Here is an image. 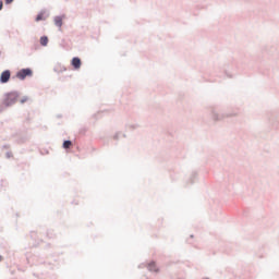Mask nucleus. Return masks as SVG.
I'll use <instances>...</instances> for the list:
<instances>
[{
  "label": "nucleus",
  "instance_id": "1",
  "mask_svg": "<svg viewBox=\"0 0 279 279\" xmlns=\"http://www.w3.org/2000/svg\"><path fill=\"white\" fill-rule=\"evenodd\" d=\"M17 99H19V95L16 93H10L7 95L4 104L5 106H12L13 104H16Z\"/></svg>",
  "mask_w": 279,
  "mask_h": 279
},
{
  "label": "nucleus",
  "instance_id": "2",
  "mask_svg": "<svg viewBox=\"0 0 279 279\" xmlns=\"http://www.w3.org/2000/svg\"><path fill=\"white\" fill-rule=\"evenodd\" d=\"M32 70L31 69H23L20 72H17L16 77L19 80H25V77H32Z\"/></svg>",
  "mask_w": 279,
  "mask_h": 279
},
{
  "label": "nucleus",
  "instance_id": "3",
  "mask_svg": "<svg viewBox=\"0 0 279 279\" xmlns=\"http://www.w3.org/2000/svg\"><path fill=\"white\" fill-rule=\"evenodd\" d=\"M11 73L10 70H5L1 73L0 75V82L1 84H8V82H10V77H11Z\"/></svg>",
  "mask_w": 279,
  "mask_h": 279
},
{
  "label": "nucleus",
  "instance_id": "4",
  "mask_svg": "<svg viewBox=\"0 0 279 279\" xmlns=\"http://www.w3.org/2000/svg\"><path fill=\"white\" fill-rule=\"evenodd\" d=\"M71 64H72L73 69H75L77 71L82 68V60L77 57H74L71 61Z\"/></svg>",
  "mask_w": 279,
  "mask_h": 279
},
{
  "label": "nucleus",
  "instance_id": "5",
  "mask_svg": "<svg viewBox=\"0 0 279 279\" xmlns=\"http://www.w3.org/2000/svg\"><path fill=\"white\" fill-rule=\"evenodd\" d=\"M40 45L47 47V45H49V38L47 36L40 37Z\"/></svg>",
  "mask_w": 279,
  "mask_h": 279
},
{
  "label": "nucleus",
  "instance_id": "6",
  "mask_svg": "<svg viewBox=\"0 0 279 279\" xmlns=\"http://www.w3.org/2000/svg\"><path fill=\"white\" fill-rule=\"evenodd\" d=\"M54 24L57 25V27H62V17L61 16H57L54 19Z\"/></svg>",
  "mask_w": 279,
  "mask_h": 279
},
{
  "label": "nucleus",
  "instance_id": "7",
  "mask_svg": "<svg viewBox=\"0 0 279 279\" xmlns=\"http://www.w3.org/2000/svg\"><path fill=\"white\" fill-rule=\"evenodd\" d=\"M73 145V143L71 141H65L63 142V148L64 149H70V147Z\"/></svg>",
  "mask_w": 279,
  "mask_h": 279
},
{
  "label": "nucleus",
  "instance_id": "8",
  "mask_svg": "<svg viewBox=\"0 0 279 279\" xmlns=\"http://www.w3.org/2000/svg\"><path fill=\"white\" fill-rule=\"evenodd\" d=\"M45 20V14H43V13H39L38 15H37V17H36V21L38 22V21H44Z\"/></svg>",
  "mask_w": 279,
  "mask_h": 279
},
{
  "label": "nucleus",
  "instance_id": "9",
  "mask_svg": "<svg viewBox=\"0 0 279 279\" xmlns=\"http://www.w3.org/2000/svg\"><path fill=\"white\" fill-rule=\"evenodd\" d=\"M0 10H3V2L0 1Z\"/></svg>",
  "mask_w": 279,
  "mask_h": 279
},
{
  "label": "nucleus",
  "instance_id": "10",
  "mask_svg": "<svg viewBox=\"0 0 279 279\" xmlns=\"http://www.w3.org/2000/svg\"><path fill=\"white\" fill-rule=\"evenodd\" d=\"M25 101H27V98L22 99V100H21V104H25Z\"/></svg>",
  "mask_w": 279,
  "mask_h": 279
},
{
  "label": "nucleus",
  "instance_id": "11",
  "mask_svg": "<svg viewBox=\"0 0 279 279\" xmlns=\"http://www.w3.org/2000/svg\"><path fill=\"white\" fill-rule=\"evenodd\" d=\"M14 0H5V3H12Z\"/></svg>",
  "mask_w": 279,
  "mask_h": 279
},
{
  "label": "nucleus",
  "instance_id": "12",
  "mask_svg": "<svg viewBox=\"0 0 279 279\" xmlns=\"http://www.w3.org/2000/svg\"><path fill=\"white\" fill-rule=\"evenodd\" d=\"M8 158H10V154H8Z\"/></svg>",
  "mask_w": 279,
  "mask_h": 279
},
{
  "label": "nucleus",
  "instance_id": "13",
  "mask_svg": "<svg viewBox=\"0 0 279 279\" xmlns=\"http://www.w3.org/2000/svg\"><path fill=\"white\" fill-rule=\"evenodd\" d=\"M0 262H1V256H0Z\"/></svg>",
  "mask_w": 279,
  "mask_h": 279
}]
</instances>
